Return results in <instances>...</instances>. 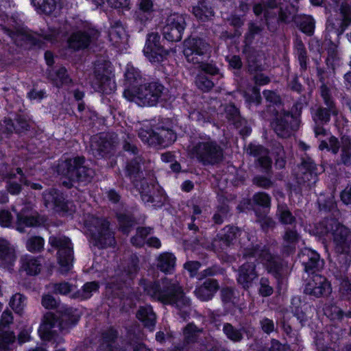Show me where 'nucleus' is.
I'll return each instance as SVG.
<instances>
[{"instance_id": "obj_40", "label": "nucleus", "mask_w": 351, "mask_h": 351, "mask_svg": "<svg viewBox=\"0 0 351 351\" xmlns=\"http://www.w3.org/2000/svg\"><path fill=\"white\" fill-rule=\"evenodd\" d=\"M25 305V298L20 293L14 294L10 299V306L16 313H21Z\"/></svg>"}, {"instance_id": "obj_14", "label": "nucleus", "mask_w": 351, "mask_h": 351, "mask_svg": "<svg viewBox=\"0 0 351 351\" xmlns=\"http://www.w3.org/2000/svg\"><path fill=\"white\" fill-rule=\"evenodd\" d=\"M320 94L326 108L320 107L317 110L314 116V121L316 123L319 122L324 124L330 121L331 114L337 115L338 110L335 107L330 90L326 85L321 86Z\"/></svg>"}, {"instance_id": "obj_38", "label": "nucleus", "mask_w": 351, "mask_h": 351, "mask_svg": "<svg viewBox=\"0 0 351 351\" xmlns=\"http://www.w3.org/2000/svg\"><path fill=\"white\" fill-rule=\"evenodd\" d=\"M340 14L342 18L341 23V32L351 24V3H343L340 8Z\"/></svg>"}, {"instance_id": "obj_34", "label": "nucleus", "mask_w": 351, "mask_h": 351, "mask_svg": "<svg viewBox=\"0 0 351 351\" xmlns=\"http://www.w3.org/2000/svg\"><path fill=\"white\" fill-rule=\"evenodd\" d=\"M49 77L57 87L67 84L71 82V80L66 73V69L64 67H60L57 70L50 73Z\"/></svg>"}, {"instance_id": "obj_31", "label": "nucleus", "mask_w": 351, "mask_h": 351, "mask_svg": "<svg viewBox=\"0 0 351 351\" xmlns=\"http://www.w3.org/2000/svg\"><path fill=\"white\" fill-rule=\"evenodd\" d=\"M192 12L194 16L199 20L205 21L210 19L214 12L209 3L205 0H201L197 5L193 7Z\"/></svg>"}, {"instance_id": "obj_55", "label": "nucleus", "mask_w": 351, "mask_h": 351, "mask_svg": "<svg viewBox=\"0 0 351 351\" xmlns=\"http://www.w3.org/2000/svg\"><path fill=\"white\" fill-rule=\"evenodd\" d=\"M224 237L226 241L230 242L238 235H241V230L236 227H226L224 228Z\"/></svg>"}, {"instance_id": "obj_3", "label": "nucleus", "mask_w": 351, "mask_h": 351, "mask_svg": "<svg viewBox=\"0 0 351 351\" xmlns=\"http://www.w3.org/2000/svg\"><path fill=\"white\" fill-rule=\"evenodd\" d=\"M165 90V88L161 83L154 81L138 87L125 88L123 96L140 106H154L159 102Z\"/></svg>"}, {"instance_id": "obj_57", "label": "nucleus", "mask_w": 351, "mask_h": 351, "mask_svg": "<svg viewBox=\"0 0 351 351\" xmlns=\"http://www.w3.org/2000/svg\"><path fill=\"white\" fill-rule=\"evenodd\" d=\"M254 202L258 205L268 207L270 204V199L267 194L258 193L254 195Z\"/></svg>"}, {"instance_id": "obj_24", "label": "nucleus", "mask_w": 351, "mask_h": 351, "mask_svg": "<svg viewBox=\"0 0 351 351\" xmlns=\"http://www.w3.org/2000/svg\"><path fill=\"white\" fill-rule=\"evenodd\" d=\"M149 228H141L137 230L136 235L132 239V243L136 246H141L147 243L149 246L158 249L161 247L160 241L156 237H150L146 239L147 236L150 233Z\"/></svg>"}, {"instance_id": "obj_49", "label": "nucleus", "mask_w": 351, "mask_h": 351, "mask_svg": "<svg viewBox=\"0 0 351 351\" xmlns=\"http://www.w3.org/2000/svg\"><path fill=\"white\" fill-rule=\"evenodd\" d=\"M262 28L256 24L251 23L249 24L248 32L245 34V39L247 44H251L256 35L261 34Z\"/></svg>"}, {"instance_id": "obj_51", "label": "nucleus", "mask_w": 351, "mask_h": 351, "mask_svg": "<svg viewBox=\"0 0 351 351\" xmlns=\"http://www.w3.org/2000/svg\"><path fill=\"white\" fill-rule=\"evenodd\" d=\"M51 290L55 293L66 295L73 290V287L68 282H62L52 285Z\"/></svg>"}, {"instance_id": "obj_25", "label": "nucleus", "mask_w": 351, "mask_h": 351, "mask_svg": "<svg viewBox=\"0 0 351 351\" xmlns=\"http://www.w3.org/2000/svg\"><path fill=\"white\" fill-rule=\"evenodd\" d=\"M218 289V285L214 280H206L203 285L197 287L195 294L198 299L202 301L210 300Z\"/></svg>"}, {"instance_id": "obj_41", "label": "nucleus", "mask_w": 351, "mask_h": 351, "mask_svg": "<svg viewBox=\"0 0 351 351\" xmlns=\"http://www.w3.org/2000/svg\"><path fill=\"white\" fill-rule=\"evenodd\" d=\"M15 341L13 332L7 331L0 335V351H8Z\"/></svg>"}, {"instance_id": "obj_42", "label": "nucleus", "mask_w": 351, "mask_h": 351, "mask_svg": "<svg viewBox=\"0 0 351 351\" xmlns=\"http://www.w3.org/2000/svg\"><path fill=\"white\" fill-rule=\"evenodd\" d=\"M44 239L40 237H32L29 238L26 242V247L27 250L32 252H39L43 248Z\"/></svg>"}, {"instance_id": "obj_12", "label": "nucleus", "mask_w": 351, "mask_h": 351, "mask_svg": "<svg viewBox=\"0 0 351 351\" xmlns=\"http://www.w3.org/2000/svg\"><path fill=\"white\" fill-rule=\"evenodd\" d=\"M45 206L58 213L62 216H69L75 211V206L71 202H64L61 194L55 190H50L43 195Z\"/></svg>"}, {"instance_id": "obj_56", "label": "nucleus", "mask_w": 351, "mask_h": 351, "mask_svg": "<svg viewBox=\"0 0 351 351\" xmlns=\"http://www.w3.org/2000/svg\"><path fill=\"white\" fill-rule=\"evenodd\" d=\"M140 170L139 163L134 160L126 166V173L131 180L136 178Z\"/></svg>"}, {"instance_id": "obj_2", "label": "nucleus", "mask_w": 351, "mask_h": 351, "mask_svg": "<svg viewBox=\"0 0 351 351\" xmlns=\"http://www.w3.org/2000/svg\"><path fill=\"white\" fill-rule=\"evenodd\" d=\"M245 256L247 258V262L240 267L237 277L238 282L244 289L251 287L253 280L257 278L255 261L261 263L268 273L272 274L276 278L280 273V267L277 258L272 256L266 249L253 250L252 252L245 254Z\"/></svg>"}, {"instance_id": "obj_37", "label": "nucleus", "mask_w": 351, "mask_h": 351, "mask_svg": "<svg viewBox=\"0 0 351 351\" xmlns=\"http://www.w3.org/2000/svg\"><path fill=\"white\" fill-rule=\"evenodd\" d=\"M34 6H37L44 13L49 14L56 8V0H32Z\"/></svg>"}, {"instance_id": "obj_4", "label": "nucleus", "mask_w": 351, "mask_h": 351, "mask_svg": "<svg viewBox=\"0 0 351 351\" xmlns=\"http://www.w3.org/2000/svg\"><path fill=\"white\" fill-rule=\"evenodd\" d=\"M84 157H75L73 160H66L58 166V173L67 177L69 182L62 181V184L69 187L72 185L71 182L78 181L88 182L94 176L93 169L82 165Z\"/></svg>"}, {"instance_id": "obj_17", "label": "nucleus", "mask_w": 351, "mask_h": 351, "mask_svg": "<svg viewBox=\"0 0 351 351\" xmlns=\"http://www.w3.org/2000/svg\"><path fill=\"white\" fill-rule=\"evenodd\" d=\"M46 221L44 217L39 216L36 212L23 208L17 214L16 229L18 231L24 232V227H34L43 225Z\"/></svg>"}, {"instance_id": "obj_61", "label": "nucleus", "mask_w": 351, "mask_h": 351, "mask_svg": "<svg viewBox=\"0 0 351 351\" xmlns=\"http://www.w3.org/2000/svg\"><path fill=\"white\" fill-rule=\"evenodd\" d=\"M161 159L164 162H169L170 168L174 172H178L180 170V165L174 161L173 155H161Z\"/></svg>"}, {"instance_id": "obj_32", "label": "nucleus", "mask_w": 351, "mask_h": 351, "mask_svg": "<svg viewBox=\"0 0 351 351\" xmlns=\"http://www.w3.org/2000/svg\"><path fill=\"white\" fill-rule=\"evenodd\" d=\"M21 269L29 275L38 274L41 269L40 262L31 256H25L21 258Z\"/></svg>"}, {"instance_id": "obj_59", "label": "nucleus", "mask_w": 351, "mask_h": 351, "mask_svg": "<svg viewBox=\"0 0 351 351\" xmlns=\"http://www.w3.org/2000/svg\"><path fill=\"white\" fill-rule=\"evenodd\" d=\"M30 128L29 122L23 117H19L16 119V125L15 126V131L18 133H21L27 131Z\"/></svg>"}, {"instance_id": "obj_54", "label": "nucleus", "mask_w": 351, "mask_h": 351, "mask_svg": "<svg viewBox=\"0 0 351 351\" xmlns=\"http://www.w3.org/2000/svg\"><path fill=\"white\" fill-rule=\"evenodd\" d=\"M278 212L280 219L282 223H291L293 221V217L286 206H279Z\"/></svg>"}, {"instance_id": "obj_7", "label": "nucleus", "mask_w": 351, "mask_h": 351, "mask_svg": "<svg viewBox=\"0 0 351 351\" xmlns=\"http://www.w3.org/2000/svg\"><path fill=\"white\" fill-rule=\"evenodd\" d=\"M140 138L150 146L163 147L171 145L176 139V134L172 130L157 128L156 131L141 129L138 132Z\"/></svg>"}, {"instance_id": "obj_9", "label": "nucleus", "mask_w": 351, "mask_h": 351, "mask_svg": "<svg viewBox=\"0 0 351 351\" xmlns=\"http://www.w3.org/2000/svg\"><path fill=\"white\" fill-rule=\"evenodd\" d=\"M330 230L326 228V233L333 239L335 250L339 253H348L351 248V233L349 230L336 221L331 220Z\"/></svg>"}, {"instance_id": "obj_26", "label": "nucleus", "mask_w": 351, "mask_h": 351, "mask_svg": "<svg viewBox=\"0 0 351 351\" xmlns=\"http://www.w3.org/2000/svg\"><path fill=\"white\" fill-rule=\"evenodd\" d=\"M136 317L143 324L145 327L149 328L151 331L154 330L156 317L151 306L146 305L140 307L136 313Z\"/></svg>"}, {"instance_id": "obj_30", "label": "nucleus", "mask_w": 351, "mask_h": 351, "mask_svg": "<svg viewBox=\"0 0 351 351\" xmlns=\"http://www.w3.org/2000/svg\"><path fill=\"white\" fill-rule=\"evenodd\" d=\"M143 82L140 71L132 66L128 65L125 73L126 88L138 87Z\"/></svg>"}, {"instance_id": "obj_13", "label": "nucleus", "mask_w": 351, "mask_h": 351, "mask_svg": "<svg viewBox=\"0 0 351 351\" xmlns=\"http://www.w3.org/2000/svg\"><path fill=\"white\" fill-rule=\"evenodd\" d=\"M160 40V36L156 32L150 33L147 36L143 53L152 62H159L167 55V51L161 45Z\"/></svg>"}, {"instance_id": "obj_19", "label": "nucleus", "mask_w": 351, "mask_h": 351, "mask_svg": "<svg viewBox=\"0 0 351 351\" xmlns=\"http://www.w3.org/2000/svg\"><path fill=\"white\" fill-rule=\"evenodd\" d=\"M299 168L298 182L311 186L317 181V168L310 160L303 162Z\"/></svg>"}, {"instance_id": "obj_1", "label": "nucleus", "mask_w": 351, "mask_h": 351, "mask_svg": "<svg viewBox=\"0 0 351 351\" xmlns=\"http://www.w3.org/2000/svg\"><path fill=\"white\" fill-rule=\"evenodd\" d=\"M143 289L153 300L176 306L181 311V316L185 318L190 301L176 281L165 278L160 282L144 285Z\"/></svg>"}, {"instance_id": "obj_62", "label": "nucleus", "mask_w": 351, "mask_h": 351, "mask_svg": "<svg viewBox=\"0 0 351 351\" xmlns=\"http://www.w3.org/2000/svg\"><path fill=\"white\" fill-rule=\"evenodd\" d=\"M1 129L3 132L10 134L15 130V126L11 119H5L1 122Z\"/></svg>"}, {"instance_id": "obj_10", "label": "nucleus", "mask_w": 351, "mask_h": 351, "mask_svg": "<svg viewBox=\"0 0 351 351\" xmlns=\"http://www.w3.org/2000/svg\"><path fill=\"white\" fill-rule=\"evenodd\" d=\"M210 49L209 44L199 38H189L184 42V55L189 62L202 63Z\"/></svg>"}, {"instance_id": "obj_60", "label": "nucleus", "mask_w": 351, "mask_h": 351, "mask_svg": "<svg viewBox=\"0 0 351 351\" xmlns=\"http://www.w3.org/2000/svg\"><path fill=\"white\" fill-rule=\"evenodd\" d=\"M12 223V215L8 210L0 211V225L2 227H9Z\"/></svg>"}, {"instance_id": "obj_23", "label": "nucleus", "mask_w": 351, "mask_h": 351, "mask_svg": "<svg viewBox=\"0 0 351 351\" xmlns=\"http://www.w3.org/2000/svg\"><path fill=\"white\" fill-rule=\"evenodd\" d=\"M300 258L306 272L310 273L313 269L318 270L323 266V262L320 260L319 255L311 249L305 248L302 250Z\"/></svg>"}, {"instance_id": "obj_52", "label": "nucleus", "mask_w": 351, "mask_h": 351, "mask_svg": "<svg viewBox=\"0 0 351 351\" xmlns=\"http://www.w3.org/2000/svg\"><path fill=\"white\" fill-rule=\"evenodd\" d=\"M298 240L297 233L293 230L287 231L284 236V245L285 247H292Z\"/></svg>"}, {"instance_id": "obj_53", "label": "nucleus", "mask_w": 351, "mask_h": 351, "mask_svg": "<svg viewBox=\"0 0 351 351\" xmlns=\"http://www.w3.org/2000/svg\"><path fill=\"white\" fill-rule=\"evenodd\" d=\"M273 293V288L269 285L267 278H262L260 280L259 294L263 297L269 296Z\"/></svg>"}, {"instance_id": "obj_36", "label": "nucleus", "mask_w": 351, "mask_h": 351, "mask_svg": "<svg viewBox=\"0 0 351 351\" xmlns=\"http://www.w3.org/2000/svg\"><path fill=\"white\" fill-rule=\"evenodd\" d=\"M295 54L302 69L307 67V53L305 47L300 40H297L295 43Z\"/></svg>"}, {"instance_id": "obj_28", "label": "nucleus", "mask_w": 351, "mask_h": 351, "mask_svg": "<svg viewBox=\"0 0 351 351\" xmlns=\"http://www.w3.org/2000/svg\"><path fill=\"white\" fill-rule=\"evenodd\" d=\"M138 10L136 12V19L141 23H145L152 17L154 11L152 0H139Z\"/></svg>"}, {"instance_id": "obj_16", "label": "nucleus", "mask_w": 351, "mask_h": 351, "mask_svg": "<svg viewBox=\"0 0 351 351\" xmlns=\"http://www.w3.org/2000/svg\"><path fill=\"white\" fill-rule=\"evenodd\" d=\"M294 117L289 111L281 112L278 114L275 121L273 123V128L278 136L282 138L291 136L296 125Z\"/></svg>"}, {"instance_id": "obj_8", "label": "nucleus", "mask_w": 351, "mask_h": 351, "mask_svg": "<svg viewBox=\"0 0 351 351\" xmlns=\"http://www.w3.org/2000/svg\"><path fill=\"white\" fill-rule=\"evenodd\" d=\"M49 242L58 249V261L62 272L69 271L73 262V246L70 239L63 236L50 237Z\"/></svg>"}, {"instance_id": "obj_5", "label": "nucleus", "mask_w": 351, "mask_h": 351, "mask_svg": "<svg viewBox=\"0 0 351 351\" xmlns=\"http://www.w3.org/2000/svg\"><path fill=\"white\" fill-rule=\"evenodd\" d=\"M108 222L93 216H88L84 222L85 233L95 245L105 247L114 244V239L108 229Z\"/></svg>"}, {"instance_id": "obj_18", "label": "nucleus", "mask_w": 351, "mask_h": 351, "mask_svg": "<svg viewBox=\"0 0 351 351\" xmlns=\"http://www.w3.org/2000/svg\"><path fill=\"white\" fill-rule=\"evenodd\" d=\"M304 291L307 294L318 297L328 294L330 292V285L324 277L315 274L306 284Z\"/></svg>"}, {"instance_id": "obj_39", "label": "nucleus", "mask_w": 351, "mask_h": 351, "mask_svg": "<svg viewBox=\"0 0 351 351\" xmlns=\"http://www.w3.org/2000/svg\"><path fill=\"white\" fill-rule=\"evenodd\" d=\"M134 186L138 191L141 195L142 200L145 202H154L155 199L152 197L150 191V186L148 185L145 180H143L141 181V187L138 188V184L134 183Z\"/></svg>"}, {"instance_id": "obj_33", "label": "nucleus", "mask_w": 351, "mask_h": 351, "mask_svg": "<svg viewBox=\"0 0 351 351\" xmlns=\"http://www.w3.org/2000/svg\"><path fill=\"white\" fill-rule=\"evenodd\" d=\"M263 95L267 102L269 103L267 112H272L278 114L281 109V99L280 96L275 92L271 90L263 91Z\"/></svg>"}, {"instance_id": "obj_43", "label": "nucleus", "mask_w": 351, "mask_h": 351, "mask_svg": "<svg viewBox=\"0 0 351 351\" xmlns=\"http://www.w3.org/2000/svg\"><path fill=\"white\" fill-rule=\"evenodd\" d=\"M195 84L198 88L205 92L210 90L214 86L213 81L204 73H199L197 75Z\"/></svg>"}, {"instance_id": "obj_27", "label": "nucleus", "mask_w": 351, "mask_h": 351, "mask_svg": "<svg viewBox=\"0 0 351 351\" xmlns=\"http://www.w3.org/2000/svg\"><path fill=\"white\" fill-rule=\"evenodd\" d=\"M176 258L171 252L160 253L156 258L157 267L164 273H171L175 268Z\"/></svg>"}, {"instance_id": "obj_50", "label": "nucleus", "mask_w": 351, "mask_h": 351, "mask_svg": "<svg viewBox=\"0 0 351 351\" xmlns=\"http://www.w3.org/2000/svg\"><path fill=\"white\" fill-rule=\"evenodd\" d=\"M223 331L228 338L234 341H239L242 338L241 332L234 329L230 324H226L224 325Z\"/></svg>"}, {"instance_id": "obj_44", "label": "nucleus", "mask_w": 351, "mask_h": 351, "mask_svg": "<svg viewBox=\"0 0 351 351\" xmlns=\"http://www.w3.org/2000/svg\"><path fill=\"white\" fill-rule=\"evenodd\" d=\"M319 150L326 149L328 152H332L336 154L339 149V142L335 136H331L328 142L322 141L319 145Z\"/></svg>"}, {"instance_id": "obj_6", "label": "nucleus", "mask_w": 351, "mask_h": 351, "mask_svg": "<svg viewBox=\"0 0 351 351\" xmlns=\"http://www.w3.org/2000/svg\"><path fill=\"white\" fill-rule=\"evenodd\" d=\"M94 84L98 91L110 94L115 90L116 84L112 73V66L109 61L99 58L95 62Z\"/></svg>"}, {"instance_id": "obj_20", "label": "nucleus", "mask_w": 351, "mask_h": 351, "mask_svg": "<svg viewBox=\"0 0 351 351\" xmlns=\"http://www.w3.org/2000/svg\"><path fill=\"white\" fill-rule=\"evenodd\" d=\"M58 320L53 313H48L45 315L38 330L41 339L50 341L54 339V334L51 329L56 326Z\"/></svg>"}, {"instance_id": "obj_29", "label": "nucleus", "mask_w": 351, "mask_h": 351, "mask_svg": "<svg viewBox=\"0 0 351 351\" xmlns=\"http://www.w3.org/2000/svg\"><path fill=\"white\" fill-rule=\"evenodd\" d=\"M192 154H218L222 152L220 146L211 141L195 143L191 149Z\"/></svg>"}, {"instance_id": "obj_46", "label": "nucleus", "mask_w": 351, "mask_h": 351, "mask_svg": "<svg viewBox=\"0 0 351 351\" xmlns=\"http://www.w3.org/2000/svg\"><path fill=\"white\" fill-rule=\"evenodd\" d=\"M97 289L98 285L95 282H87L83 286L77 297L82 300L88 299L94 292L97 291Z\"/></svg>"}, {"instance_id": "obj_64", "label": "nucleus", "mask_w": 351, "mask_h": 351, "mask_svg": "<svg viewBox=\"0 0 351 351\" xmlns=\"http://www.w3.org/2000/svg\"><path fill=\"white\" fill-rule=\"evenodd\" d=\"M42 304L46 308H53L56 306L57 301L50 295L43 297Z\"/></svg>"}, {"instance_id": "obj_45", "label": "nucleus", "mask_w": 351, "mask_h": 351, "mask_svg": "<svg viewBox=\"0 0 351 351\" xmlns=\"http://www.w3.org/2000/svg\"><path fill=\"white\" fill-rule=\"evenodd\" d=\"M117 337V332L114 330L110 331V335L104 337L105 342L102 343L98 351H123L121 349L113 348L112 342Z\"/></svg>"}, {"instance_id": "obj_35", "label": "nucleus", "mask_w": 351, "mask_h": 351, "mask_svg": "<svg viewBox=\"0 0 351 351\" xmlns=\"http://www.w3.org/2000/svg\"><path fill=\"white\" fill-rule=\"evenodd\" d=\"M125 34L123 27L119 23H116L111 26L108 30V37L110 41L114 45H119Z\"/></svg>"}, {"instance_id": "obj_15", "label": "nucleus", "mask_w": 351, "mask_h": 351, "mask_svg": "<svg viewBox=\"0 0 351 351\" xmlns=\"http://www.w3.org/2000/svg\"><path fill=\"white\" fill-rule=\"evenodd\" d=\"M99 36L100 32L97 29L88 27L74 32L69 40V45L71 48L75 50L85 49L95 43Z\"/></svg>"}, {"instance_id": "obj_47", "label": "nucleus", "mask_w": 351, "mask_h": 351, "mask_svg": "<svg viewBox=\"0 0 351 351\" xmlns=\"http://www.w3.org/2000/svg\"><path fill=\"white\" fill-rule=\"evenodd\" d=\"M301 30L308 35H311L315 29V21L311 16H305L303 17L300 23Z\"/></svg>"}, {"instance_id": "obj_58", "label": "nucleus", "mask_w": 351, "mask_h": 351, "mask_svg": "<svg viewBox=\"0 0 351 351\" xmlns=\"http://www.w3.org/2000/svg\"><path fill=\"white\" fill-rule=\"evenodd\" d=\"M324 313L331 319H341L342 317L341 311L336 306L331 308L326 307L324 308Z\"/></svg>"}, {"instance_id": "obj_63", "label": "nucleus", "mask_w": 351, "mask_h": 351, "mask_svg": "<svg viewBox=\"0 0 351 351\" xmlns=\"http://www.w3.org/2000/svg\"><path fill=\"white\" fill-rule=\"evenodd\" d=\"M341 147L344 154H351V138L348 136H342Z\"/></svg>"}, {"instance_id": "obj_11", "label": "nucleus", "mask_w": 351, "mask_h": 351, "mask_svg": "<svg viewBox=\"0 0 351 351\" xmlns=\"http://www.w3.org/2000/svg\"><path fill=\"white\" fill-rule=\"evenodd\" d=\"M186 15L178 13L169 15L162 28L164 38L170 42L180 41L186 26Z\"/></svg>"}, {"instance_id": "obj_21", "label": "nucleus", "mask_w": 351, "mask_h": 351, "mask_svg": "<svg viewBox=\"0 0 351 351\" xmlns=\"http://www.w3.org/2000/svg\"><path fill=\"white\" fill-rule=\"evenodd\" d=\"M15 261V254L13 247L10 246L7 241L0 239V267L11 270Z\"/></svg>"}, {"instance_id": "obj_22", "label": "nucleus", "mask_w": 351, "mask_h": 351, "mask_svg": "<svg viewBox=\"0 0 351 351\" xmlns=\"http://www.w3.org/2000/svg\"><path fill=\"white\" fill-rule=\"evenodd\" d=\"M226 112L228 119L232 121L235 127L239 130V133L243 136H247L251 132V129L246 125V121L239 114L238 109L232 104L226 108Z\"/></svg>"}, {"instance_id": "obj_48", "label": "nucleus", "mask_w": 351, "mask_h": 351, "mask_svg": "<svg viewBox=\"0 0 351 351\" xmlns=\"http://www.w3.org/2000/svg\"><path fill=\"white\" fill-rule=\"evenodd\" d=\"M202 333V330H198L197 327L193 324H189L184 330V335L188 342L194 341Z\"/></svg>"}]
</instances>
